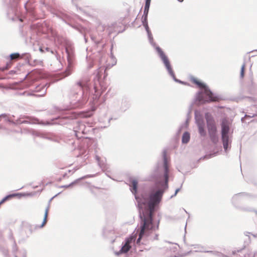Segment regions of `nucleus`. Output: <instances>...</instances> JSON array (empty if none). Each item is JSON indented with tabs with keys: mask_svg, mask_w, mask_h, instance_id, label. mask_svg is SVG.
I'll use <instances>...</instances> for the list:
<instances>
[{
	"mask_svg": "<svg viewBox=\"0 0 257 257\" xmlns=\"http://www.w3.org/2000/svg\"><path fill=\"white\" fill-rule=\"evenodd\" d=\"M224 146V149H225V150H226V149H227V147H228V146L226 145V146Z\"/></svg>",
	"mask_w": 257,
	"mask_h": 257,
	"instance_id": "nucleus-25",
	"label": "nucleus"
},
{
	"mask_svg": "<svg viewBox=\"0 0 257 257\" xmlns=\"http://www.w3.org/2000/svg\"><path fill=\"white\" fill-rule=\"evenodd\" d=\"M48 212H49V207H47L45 210L44 218L43 223H42V225H41V227H43L46 224V223L47 222Z\"/></svg>",
	"mask_w": 257,
	"mask_h": 257,
	"instance_id": "nucleus-14",
	"label": "nucleus"
},
{
	"mask_svg": "<svg viewBox=\"0 0 257 257\" xmlns=\"http://www.w3.org/2000/svg\"><path fill=\"white\" fill-rule=\"evenodd\" d=\"M61 174L63 175V178H64L65 177V175H66V173H63L62 172Z\"/></svg>",
	"mask_w": 257,
	"mask_h": 257,
	"instance_id": "nucleus-24",
	"label": "nucleus"
},
{
	"mask_svg": "<svg viewBox=\"0 0 257 257\" xmlns=\"http://www.w3.org/2000/svg\"><path fill=\"white\" fill-rule=\"evenodd\" d=\"M179 189H178L176 190V192H175V195L178 193V192L179 191Z\"/></svg>",
	"mask_w": 257,
	"mask_h": 257,
	"instance_id": "nucleus-23",
	"label": "nucleus"
},
{
	"mask_svg": "<svg viewBox=\"0 0 257 257\" xmlns=\"http://www.w3.org/2000/svg\"><path fill=\"white\" fill-rule=\"evenodd\" d=\"M151 0H146V2H148V3H151Z\"/></svg>",
	"mask_w": 257,
	"mask_h": 257,
	"instance_id": "nucleus-26",
	"label": "nucleus"
},
{
	"mask_svg": "<svg viewBox=\"0 0 257 257\" xmlns=\"http://www.w3.org/2000/svg\"><path fill=\"white\" fill-rule=\"evenodd\" d=\"M205 118L209 135L214 140L216 137L217 130L213 118L209 113H206Z\"/></svg>",
	"mask_w": 257,
	"mask_h": 257,
	"instance_id": "nucleus-2",
	"label": "nucleus"
},
{
	"mask_svg": "<svg viewBox=\"0 0 257 257\" xmlns=\"http://www.w3.org/2000/svg\"><path fill=\"white\" fill-rule=\"evenodd\" d=\"M158 52L163 61L166 68L167 69L168 71H169V73L172 75L174 76V73L173 71V70L171 68V65L170 64V62L167 58V57L165 55L164 52L160 49V48H157Z\"/></svg>",
	"mask_w": 257,
	"mask_h": 257,
	"instance_id": "nucleus-5",
	"label": "nucleus"
},
{
	"mask_svg": "<svg viewBox=\"0 0 257 257\" xmlns=\"http://www.w3.org/2000/svg\"><path fill=\"white\" fill-rule=\"evenodd\" d=\"M163 194L162 189L153 190L148 196L143 195L142 199L138 200L142 222L137 243H140L144 236L149 235L156 229L152 223V216L155 207L161 201Z\"/></svg>",
	"mask_w": 257,
	"mask_h": 257,
	"instance_id": "nucleus-1",
	"label": "nucleus"
},
{
	"mask_svg": "<svg viewBox=\"0 0 257 257\" xmlns=\"http://www.w3.org/2000/svg\"><path fill=\"white\" fill-rule=\"evenodd\" d=\"M206 157L207 159H209V157ZM210 157H211V155H210V156H209V158H210Z\"/></svg>",
	"mask_w": 257,
	"mask_h": 257,
	"instance_id": "nucleus-27",
	"label": "nucleus"
},
{
	"mask_svg": "<svg viewBox=\"0 0 257 257\" xmlns=\"http://www.w3.org/2000/svg\"><path fill=\"white\" fill-rule=\"evenodd\" d=\"M203 94L207 96L208 99H204L201 97L199 96L198 99L200 101L210 102V101H217L218 100L217 97L214 96L212 92L208 89V87L205 86L204 88Z\"/></svg>",
	"mask_w": 257,
	"mask_h": 257,
	"instance_id": "nucleus-4",
	"label": "nucleus"
},
{
	"mask_svg": "<svg viewBox=\"0 0 257 257\" xmlns=\"http://www.w3.org/2000/svg\"><path fill=\"white\" fill-rule=\"evenodd\" d=\"M15 257H17V256H15Z\"/></svg>",
	"mask_w": 257,
	"mask_h": 257,
	"instance_id": "nucleus-29",
	"label": "nucleus"
},
{
	"mask_svg": "<svg viewBox=\"0 0 257 257\" xmlns=\"http://www.w3.org/2000/svg\"><path fill=\"white\" fill-rule=\"evenodd\" d=\"M11 65H12V64H11V63L8 64H7V67H6L5 68H3L2 69V70H3V71H4V70H6V69H9V68H10V67H11Z\"/></svg>",
	"mask_w": 257,
	"mask_h": 257,
	"instance_id": "nucleus-20",
	"label": "nucleus"
},
{
	"mask_svg": "<svg viewBox=\"0 0 257 257\" xmlns=\"http://www.w3.org/2000/svg\"><path fill=\"white\" fill-rule=\"evenodd\" d=\"M221 127L222 134H228L229 130V122L227 119H224L222 120L221 123Z\"/></svg>",
	"mask_w": 257,
	"mask_h": 257,
	"instance_id": "nucleus-7",
	"label": "nucleus"
},
{
	"mask_svg": "<svg viewBox=\"0 0 257 257\" xmlns=\"http://www.w3.org/2000/svg\"><path fill=\"white\" fill-rule=\"evenodd\" d=\"M199 132L201 136H204L205 134V132L204 128V124L203 122H198V123Z\"/></svg>",
	"mask_w": 257,
	"mask_h": 257,
	"instance_id": "nucleus-12",
	"label": "nucleus"
},
{
	"mask_svg": "<svg viewBox=\"0 0 257 257\" xmlns=\"http://www.w3.org/2000/svg\"><path fill=\"white\" fill-rule=\"evenodd\" d=\"M131 184L130 186L132 187L131 189V191L133 193L136 194L137 191V187H138V181L136 180H132L131 182Z\"/></svg>",
	"mask_w": 257,
	"mask_h": 257,
	"instance_id": "nucleus-9",
	"label": "nucleus"
},
{
	"mask_svg": "<svg viewBox=\"0 0 257 257\" xmlns=\"http://www.w3.org/2000/svg\"><path fill=\"white\" fill-rule=\"evenodd\" d=\"M147 20L145 21V19L144 20V21H143V22L144 23V25H145V27H146V29H148V26L147 24Z\"/></svg>",
	"mask_w": 257,
	"mask_h": 257,
	"instance_id": "nucleus-21",
	"label": "nucleus"
},
{
	"mask_svg": "<svg viewBox=\"0 0 257 257\" xmlns=\"http://www.w3.org/2000/svg\"><path fill=\"white\" fill-rule=\"evenodd\" d=\"M81 87H82L84 91H85V90H86L87 91V89L88 88V87L87 86H82V85H81Z\"/></svg>",
	"mask_w": 257,
	"mask_h": 257,
	"instance_id": "nucleus-22",
	"label": "nucleus"
},
{
	"mask_svg": "<svg viewBox=\"0 0 257 257\" xmlns=\"http://www.w3.org/2000/svg\"><path fill=\"white\" fill-rule=\"evenodd\" d=\"M192 81L197 85L200 88L203 89L206 86L203 83L199 81L196 78H193L192 79Z\"/></svg>",
	"mask_w": 257,
	"mask_h": 257,
	"instance_id": "nucleus-15",
	"label": "nucleus"
},
{
	"mask_svg": "<svg viewBox=\"0 0 257 257\" xmlns=\"http://www.w3.org/2000/svg\"><path fill=\"white\" fill-rule=\"evenodd\" d=\"M223 145H228L231 143L230 139L228 134H222Z\"/></svg>",
	"mask_w": 257,
	"mask_h": 257,
	"instance_id": "nucleus-10",
	"label": "nucleus"
},
{
	"mask_svg": "<svg viewBox=\"0 0 257 257\" xmlns=\"http://www.w3.org/2000/svg\"><path fill=\"white\" fill-rule=\"evenodd\" d=\"M190 134L188 132H185L183 134L182 136V143L184 144H187L190 140Z\"/></svg>",
	"mask_w": 257,
	"mask_h": 257,
	"instance_id": "nucleus-11",
	"label": "nucleus"
},
{
	"mask_svg": "<svg viewBox=\"0 0 257 257\" xmlns=\"http://www.w3.org/2000/svg\"><path fill=\"white\" fill-rule=\"evenodd\" d=\"M78 84L80 85V83H78Z\"/></svg>",
	"mask_w": 257,
	"mask_h": 257,
	"instance_id": "nucleus-28",
	"label": "nucleus"
},
{
	"mask_svg": "<svg viewBox=\"0 0 257 257\" xmlns=\"http://www.w3.org/2000/svg\"><path fill=\"white\" fill-rule=\"evenodd\" d=\"M137 235L136 234L131 235L125 239V243L122 246L120 251L121 253L127 252L132 247V245L134 243Z\"/></svg>",
	"mask_w": 257,
	"mask_h": 257,
	"instance_id": "nucleus-3",
	"label": "nucleus"
},
{
	"mask_svg": "<svg viewBox=\"0 0 257 257\" xmlns=\"http://www.w3.org/2000/svg\"><path fill=\"white\" fill-rule=\"evenodd\" d=\"M96 160L97 161L99 165L100 166H103L105 164V162L103 161V160H101V158L100 157H99V156H96Z\"/></svg>",
	"mask_w": 257,
	"mask_h": 257,
	"instance_id": "nucleus-18",
	"label": "nucleus"
},
{
	"mask_svg": "<svg viewBox=\"0 0 257 257\" xmlns=\"http://www.w3.org/2000/svg\"><path fill=\"white\" fill-rule=\"evenodd\" d=\"M150 6V3L146 2L145 9H144V15L145 16V20L146 21L147 19V15L149 12V10Z\"/></svg>",
	"mask_w": 257,
	"mask_h": 257,
	"instance_id": "nucleus-13",
	"label": "nucleus"
},
{
	"mask_svg": "<svg viewBox=\"0 0 257 257\" xmlns=\"http://www.w3.org/2000/svg\"><path fill=\"white\" fill-rule=\"evenodd\" d=\"M10 57L11 60H17L21 58L20 55L18 53L12 54Z\"/></svg>",
	"mask_w": 257,
	"mask_h": 257,
	"instance_id": "nucleus-17",
	"label": "nucleus"
},
{
	"mask_svg": "<svg viewBox=\"0 0 257 257\" xmlns=\"http://www.w3.org/2000/svg\"><path fill=\"white\" fill-rule=\"evenodd\" d=\"M245 68V65L243 64L241 68V71H240V77L241 78H243L244 77V71Z\"/></svg>",
	"mask_w": 257,
	"mask_h": 257,
	"instance_id": "nucleus-19",
	"label": "nucleus"
},
{
	"mask_svg": "<svg viewBox=\"0 0 257 257\" xmlns=\"http://www.w3.org/2000/svg\"><path fill=\"white\" fill-rule=\"evenodd\" d=\"M163 159H164V177L166 183H167L169 178V163L167 158V154L165 151L163 153Z\"/></svg>",
	"mask_w": 257,
	"mask_h": 257,
	"instance_id": "nucleus-6",
	"label": "nucleus"
},
{
	"mask_svg": "<svg viewBox=\"0 0 257 257\" xmlns=\"http://www.w3.org/2000/svg\"><path fill=\"white\" fill-rule=\"evenodd\" d=\"M93 114V110L89 111L88 112H81V118H85L91 116Z\"/></svg>",
	"mask_w": 257,
	"mask_h": 257,
	"instance_id": "nucleus-16",
	"label": "nucleus"
},
{
	"mask_svg": "<svg viewBox=\"0 0 257 257\" xmlns=\"http://www.w3.org/2000/svg\"><path fill=\"white\" fill-rule=\"evenodd\" d=\"M94 89L95 90L94 94H93V99L94 101L97 100L99 97L101 96V94L102 93L103 90H99L96 86L94 87Z\"/></svg>",
	"mask_w": 257,
	"mask_h": 257,
	"instance_id": "nucleus-8",
	"label": "nucleus"
}]
</instances>
